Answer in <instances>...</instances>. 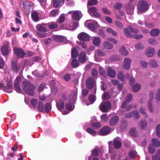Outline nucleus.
I'll return each instance as SVG.
<instances>
[{"mask_svg": "<svg viewBox=\"0 0 160 160\" xmlns=\"http://www.w3.org/2000/svg\"><path fill=\"white\" fill-rule=\"evenodd\" d=\"M111 131V128L108 126H105L102 128L99 131V134L101 135H106L109 134Z\"/></svg>", "mask_w": 160, "mask_h": 160, "instance_id": "obj_10", "label": "nucleus"}, {"mask_svg": "<svg viewBox=\"0 0 160 160\" xmlns=\"http://www.w3.org/2000/svg\"><path fill=\"white\" fill-rule=\"evenodd\" d=\"M136 48L138 50L143 49L144 48V46L141 43H138L135 46Z\"/></svg>", "mask_w": 160, "mask_h": 160, "instance_id": "obj_59", "label": "nucleus"}, {"mask_svg": "<svg viewBox=\"0 0 160 160\" xmlns=\"http://www.w3.org/2000/svg\"><path fill=\"white\" fill-rule=\"evenodd\" d=\"M2 53L3 55H8L11 51V49L9 46V43H5L1 48Z\"/></svg>", "mask_w": 160, "mask_h": 160, "instance_id": "obj_4", "label": "nucleus"}, {"mask_svg": "<svg viewBox=\"0 0 160 160\" xmlns=\"http://www.w3.org/2000/svg\"><path fill=\"white\" fill-rule=\"evenodd\" d=\"M119 119L117 116H115L112 118L109 122V124L111 126L116 125L119 122Z\"/></svg>", "mask_w": 160, "mask_h": 160, "instance_id": "obj_16", "label": "nucleus"}, {"mask_svg": "<svg viewBox=\"0 0 160 160\" xmlns=\"http://www.w3.org/2000/svg\"><path fill=\"white\" fill-rule=\"evenodd\" d=\"M156 134L160 138V125H158L156 127Z\"/></svg>", "mask_w": 160, "mask_h": 160, "instance_id": "obj_64", "label": "nucleus"}, {"mask_svg": "<svg viewBox=\"0 0 160 160\" xmlns=\"http://www.w3.org/2000/svg\"><path fill=\"white\" fill-rule=\"evenodd\" d=\"M94 45L96 46H99L101 43V39L99 37L95 38L93 41Z\"/></svg>", "mask_w": 160, "mask_h": 160, "instance_id": "obj_35", "label": "nucleus"}, {"mask_svg": "<svg viewBox=\"0 0 160 160\" xmlns=\"http://www.w3.org/2000/svg\"><path fill=\"white\" fill-rule=\"evenodd\" d=\"M132 99V94H128L126 98V100L125 101L129 102H131Z\"/></svg>", "mask_w": 160, "mask_h": 160, "instance_id": "obj_53", "label": "nucleus"}, {"mask_svg": "<svg viewBox=\"0 0 160 160\" xmlns=\"http://www.w3.org/2000/svg\"><path fill=\"white\" fill-rule=\"evenodd\" d=\"M36 29L38 31L42 32H45L47 31V29L45 27V25L38 24L36 26Z\"/></svg>", "mask_w": 160, "mask_h": 160, "instance_id": "obj_25", "label": "nucleus"}, {"mask_svg": "<svg viewBox=\"0 0 160 160\" xmlns=\"http://www.w3.org/2000/svg\"><path fill=\"white\" fill-rule=\"evenodd\" d=\"M65 0H54L53 1V6L55 8L59 7L61 3H63Z\"/></svg>", "mask_w": 160, "mask_h": 160, "instance_id": "obj_30", "label": "nucleus"}, {"mask_svg": "<svg viewBox=\"0 0 160 160\" xmlns=\"http://www.w3.org/2000/svg\"><path fill=\"white\" fill-rule=\"evenodd\" d=\"M95 55L100 56H103L105 55V54L103 52L99 50H97L95 51Z\"/></svg>", "mask_w": 160, "mask_h": 160, "instance_id": "obj_50", "label": "nucleus"}, {"mask_svg": "<svg viewBox=\"0 0 160 160\" xmlns=\"http://www.w3.org/2000/svg\"><path fill=\"white\" fill-rule=\"evenodd\" d=\"M44 104L43 103L41 102H39L38 103V109L39 111L41 112H44Z\"/></svg>", "mask_w": 160, "mask_h": 160, "instance_id": "obj_44", "label": "nucleus"}, {"mask_svg": "<svg viewBox=\"0 0 160 160\" xmlns=\"http://www.w3.org/2000/svg\"><path fill=\"white\" fill-rule=\"evenodd\" d=\"M14 51L15 53L19 58H23L25 55V53L22 49L15 48Z\"/></svg>", "mask_w": 160, "mask_h": 160, "instance_id": "obj_8", "label": "nucleus"}, {"mask_svg": "<svg viewBox=\"0 0 160 160\" xmlns=\"http://www.w3.org/2000/svg\"><path fill=\"white\" fill-rule=\"evenodd\" d=\"M130 135L132 137H136L137 135V131L135 128H132L129 131Z\"/></svg>", "mask_w": 160, "mask_h": 160, "instance_id": "obj_38", "label": "nucleus"}, {"mask_svg": "<svg viewBox=\"0 0 160 160\" xmlns=\"http://www.w3.org/2000/svg\"><path fill=\"white\" fill-rule=\"evenodd\" d=\"M152 160H160V149L156 152L155 154L152 157Z\"/></svg>", "mask_w": 160, "mask_h": 160, "instance_id": "obj_31", "label": "nucleus"}, {"mask_svg": "<svg viewBox=\"0 0 160 160\" xmlns=\"http://www.w3.org/2000/svg\"><path fill=\"white\" fill-rule=\"evenodd\" d=\"M148 43L152 45H156L157 44V41L154 38H151L148 40Z\"/></svg>", "mask_w": 160, "mask_h": 160, "instance_id": "obj_40", "label": "nucleus"}, {"mask_svg": "<svg viewBox=\"0 0 160 160\" xmlns=\"http://www.w3.org/2000/svg\"><path fill=\"white\" fill-rule=\"evenodd\" d=\"M22 88L23 91L27 95L30 96L34 95L35 87L29 81L23 82L22 83Z\"/></svg>", "mask_w": 160, "mask_h": 160, "instance_id": "obj_1", "label": "nucleus"}, {"mask_svg": "<svg viewBox=\"0 0 160 160\" xmlns=\"http://www.w3.org/2000/svg\"><path fill=\"white\" fill-rule=\"evenodd\" d=\"M103 152V150L102 148H98L93 149L92 151V155L95 156H97L99 153L102 154Z\"/></svg>", "mask_w": 160, "mask_h": 160, "instance_id": "obj_21", "label": "nucleus"}, {"mask_svg": "<svg viewBox=\"0 0 160 160\" xmlns=\"http://www.w3.org/2000/svg\"><path fill=\"white\" fill-rule=\"evenodd\" d=\"M118 79L122 81H124L125 78V76L122 71H120L118 72Z\"/></svg>", "mask_w": 160, "mask_h": 160, "instance_id": "obj_37", "label": "nucleus"}, {"mask_svg": "<svg viewBox=\"0 0 160 160\" xmlns=\"http://www.w3.org/2000/svg\"><path fill=\"white\" fill-rule=\"evenodd\" d=\"M127 13L128 14H132L134 8V6L132 4H128L125 6Z\"/></svg>", "mask_w": 160, "mask_h": 160, "instance_id": "obj_13", "label": "nucleus"}, {"mask_svg": "<svg viewBox=\"0 0 160 160\" xmlns=\"http://www.w3.org/2000/svg\"><path fill=\"white\" fill-rule=\"evenodd\" d=\"M12 83L11 82H8L7 85V87H4L3 88V91L8 93H11L12 92Z\"/></svg>", "mask_w": 160, "mask_h": 160, "instance_id": "obj_15", "label": "nucleus"}, {"mask_svg": "<svg viewBox=\"0 0 160 160\" xmlns=\"http://www.w3.org/2000/svg\"><path fill=\"white\" fill-rule=\"evenodd\" d=\"M120 52L121 54L124 56H126L128 54V52L126 49L125 47H122L120 49Z\"/></svg>", "mask_w": 160, "mask_h": 160, "instance_id": "obj_39", "label": "nucleus"}, {"mask_svg": "<svg viewBox=\"0 0 160 160\" xmlns=\"http://www.w3.org/2000/svg\"><path fill=\"white\" fill-rule=\"evenodd\" d=\"M78 38L79 39L83 41H87L89 40V36L86 33L82 32L78 34Z\"/></svg>", "mask_w": 160, "mask_h": 160, "instance_id": "obj_9", "label": "nucleus"}, {"mask_svg": "<svg viewBox=\"0 0 160 160\" xmlns=\"http://www.w3.org/2000/svg\"><path fill=\"white\" fill-rule=\"evenodd\" d=\"M155 99L157 101H160V88H159L155 96Z\"/></svg>", "mask_w": 160, "mask_h": 160, "instance_id": "obj_56", "label": "nucleus"}, {"mask_svg": "<svg viewBox=\"0 0 160 160\" xmlns=\"http://www.w3.org/2000/svg\"><path fill=\"white\" fill-rule=\"evenodd\" d=\"M138 125L139 129L142 131L146 128L147 126V122L145 120H141L138 122Z\"/></svg>", "mask_w": 160, "mask_h": 160, "instance_id": "obj_11", "label": "nucleus"}, {"mask_svg": "<svg viewBox=\"0 0 160 160\" xmlns=\"http://www.w3.org/2000/svg\"><path fill=\"white\" fill-rule=\"evenodd\" d=\"M51 109V107L50 104L47 103L45 105V109L46 112H49Z\"/></svg>", "mask_w": 160, "mask_h": 160, "instance_id": "obj_51", "label": "nucleus"}, {"mask_svg": "<svg viewBox=\"0 0 160 160\" xmlns=\"http://www.w3.org/2000/svg\"><path fill=\"white\" fill-rule=\"evenodd\" d=\"M71 54L73 58H76L78 56V52L76 49L74 48L72 49Z\"/></svg>", "mask_w": 160, "mask_h": 160, "instance_id": "obj_45", "label": "nucleus"}, {"mask_svg": "<svg viewBox=\"0 0 160 160\" xmlns=\"http://www.w3.org/2000/svg\"><path fill=\"white\" fill-rule=\"evenodd\" d=\"M31 16L32 20L35 22H37L39 20L38 14L36 11L33 12L31 14Z\"/></svg>", "mask_w": 160, "mask_h": 160, "instance_id": "obj_27", "label": "nucleus"}, {"mask_svg": "<svg viewBox=\"0 0 160 160\" xmlns=\"http://www.w3.org/2000/svg\"><path fill=\"white\" fill-rule=\"evenodd\" d=\"M122 5L120 3H117L115 4L114 8L117 9H119L122 7Z\"/></svg>", "mask_w": 160, "mask_h": 160, "instance_id": "obj_62", "label": "nucleus"}, {"mask_svg": "<svg viewBox=\"0 0 160 160\" xmlns=\"http://www.w3.org/2000/svg\"><path fill=\"white\" fill-rule=\"evenodd\" d=\"M138 13H142L148 10V5L147 2L143 0L140 1L138 4Z\"/></svg>", "mask_w": 160, "mask_h": 160, "instance_id": "obj_2", "label": "nucleus"}, {"mask_svg": "<svg viewBox=\"0 0 160 160\" xmlns=\"http://www.w3.org/2000/svg\"><path fill=\"white\" fill-rule=\"evenodd\" d=\"M86 54L84 52H80L79 55L78 59L79 62L82 63H84L86 60Z\"/></svg>", "mask_w": 160, "mask_h": 160, "instance_id": "obj_14", "label": "nucleus"}, {"mask_svg": "<svg viewBox=\"0 0 160 160\" xmlns=\"http://www.w3.org/2000/svg\"><path fill=\"white\" fill-rule=\"evenodd\" d=\"M151 142V144L154 147L158 148L160 147V141L157 139H152Z\"/></svg>", "mask_w": 160, "mask_h": 160, "instance_id": "obj_22", "label": "nucleus"}, {"mask_svg": "<svg viewBox=\"0 0 160 160\" xmlns=\"http://www.w3.org/2000/svg\"><path fill=\"white\" fill-rule=\"evenodd\" d=\"M107 74L108 76L112 78H114L116 75L115 71L110 68H108Z\"/></svg>", "mask_w": 160, "mask_h": 160, "instance_id": "obj_24", "label": "nucleus"}, {"mask_svg": "<svg viewBox=\"0 0 160 160\" xmlns=\"http://www.w3.org/2000/svg\"><path fill=\"white\" fill-rule=\"evenodd\" d=\"M71 65L74 68H76L79 65L78 61L76 59H73L71 62Z\"/></svg>", "mask_w": 160, "mask_h": 160, "instance_id": "obj_42", "label": "nucleus"}, {"mask_svg": "<svg viewBox=\"0 0 160 160\" xmlns=\"http://www.w3.org/2000/svg\"><path fill=\"white\" fill-rule=\"evenodd\" d=\"M80 12L79 11L74 12L72 16V19L74 20H78L80 19Z\"/></svg>", "mask_w": 160, "mask_h": 160, "instance_id": "obj_26", "label": "nucleus"}, {"mask_svg": "<svg viewBox=\"0 0 160 160\" xmlns=\"http://www.w3.org/2000/svg\"><path fill=\"white\" fill-rule=\"evenodd\" d=\"M97 8L94 7H92L89 8L88 10L89 13L95 17L97 18H99L100 17V14L97 12Z\"/></svg>", "mask_w": 160, "mask_h": 160, "instance_id": "obj_7", "label": "nucleus"}, {"mask_svg": "<svg viewBox=\"0 0 160 160\" xmlns=\"http://www.w3.org/2000/svg\"><path fill=\"white\" fill-rule=\"evenodd\" d=\"M91 126L95 129H98L101 126V124L99 122H95L91 124Z\"/></svg>", "mask_w": 160, "mask_h": 160, "instance_id": "obj_41", "label": "nucleus"}, {"mask_svg": "<svg viewBox=\"0 0 160 160\" xmlns=\"http://www.w3.org/2000/svg\"><path fill=\"white\" fill-rule=\"evenodd\" d=\"M153 93L152 92H151L150 94V100L148 102V108L150 111L151 112H152L153 111L152 103V102L153 100Z\"/></svg>", "mask_w": 160, "mask_h": 160, "instance_id": "obj_12", "label": "nucleus"}, {"mask_svg": "<svg viewBox=\"0 0 160 160\" xmlns=\"http://www.w3.org/2000/svg\"><path fill=\"white\" fill-rule=\"evenodd\" d=\"M128 29L132 32L134 33H137L138 32V29L133 28L131 26L128 27Z\"/></svg>", "mask_w": 160, "mask_h": 160, "instance_id": "obj_54", "label": "nucleus"}, {"mask_svg": "<svg viewBox=\"0 0 160 160\" xmlns=\"http://www.w3.org/2000/svg\"><path fill=\"white\" fill-rule=\"evenodd\" d=\"M86 86L89 89H92L95 84V82L94 78L91 77H89L86 80Z\"/></svg>", "mask_w": 160, "mask_h": 160, "instance_id": "obj_5", "label": "nucleus"}, {"mask_svg": "<svg viewBox=\"0 0 160 160\" xmlns=\"http://www.w3.org/2000/svg\"><path fill=\"white\" fill-rule=\"evenodd\" d=\"M127 124L126 121H122L120 124V128L122 130L125 129L127 127Z\"/></svg>", "mask_w": 160, "mask_h": 160, "instance_id": "obj_43", "label": "nucleus"}, {"mask_svg": "<svg viewBox=\"0 0 160 160\" xmlns=\"http://www.w3.org/2000/svg\"><path fill=\"white\" fill-rule=\"evenodd\" d=\"M133 116L135 120H137L139 119L140 118V116L139 115V112L136 111H133Z\"/></svg>", "mask_w": 160, "mask_h": 160, "instance_id": "obj_60", "label": "nucleus"}, {"mask_svg": "<svg viewBox=\"0 0 160 160\" xmlns=\"http://www.w3.org/2000/svg\"><path fill=\"white\" fill-rule=\"evenodd\" d=\"M103 48L107 49H112L113 48V45L109 42L106 41L103 43Z\"/></svg>", "mask_w": 160, "mask_h": 160, "instance_id": "obj_28", "label": "nucleus"}, {"mask_svg": "<svg viewBox=\"0 0 160 160\" xmlns=\"http://www.w3.org/2000/svg\"><path fill=\"white\" fill-rule=\"evenodd\" d=\"M131 62V60L130 59L128 58H125L124 60V68L126 70L129 69L130 68Z\"/></svg>", "mask_w": 160, "mask_h": 160, "instance_id": "obj_17", "label": "nucleus"}, {"mask_svg": "<svg viewBox=\"0 0 160 160\" xmlns=\"http://www.w3.org/2000/svg\"><path fill=\"white\" fill-rule=\"evenodd\" d=\"M49 27L51 29L56 28L58 27V25L54 22H51L49 24Z\"/></svg>", "mask_w": 160, "mask_h": 160, "instance_id": "obj_55", "label": "nucleus"}, {"mask_svg": "<svg viewBox=\"0 0 160 160\" xmlns=\"http://www.w3.org/2000/svg\"><path fill=\"white\" fill-rule=\"evenodd\" d=\"M65 19V17L63 15H61L59 18L57 22H58L59 23L63 22Z\"/></svg>", "mask_w": 160, "mask_h": 160, "instance_id": "obj_63", "label": "nucleus"}, {"mask_svg": "<svg viewBox=\"0 0 160 160\" xmlns=\"http://www.w3.org/2000/svg\"><path fill=\"white\" fill-rule=\"evenodd\" d=\"M156 52L155 48L149 47L147 48L145 51V54L148 58H150L155 54Z\"/></svg>", "mask_w": 160, "mask_h": 160, "instance_id": "obj_6", "label": "nucleus"}, {"mask_svg": "<svg viewBox=\"0 0 160 160\" xmlns=\"http://www.w3.org/2000/svg\"><path fill=\"white\" fill-rule=\"evenodd\" d=\"M160 32V31L159 29L157 28L153 29L150 32V34L152 37H157L159 36Z\"/></svg>", "mask_w": 160, "mask_h": 160, "instance_id": "obj_23", "label": "nucleus"}, {"mask_svg": "<svg viewBox=\"0 0 160 160\" xmlns=\"http://www.w3.org/2000/svg\"><path fill=\"white\" fill-rule=\"evenodd\" d=\"M136 152L134 150H131L129 152V154L131 158H134L135 157Z\"/></svg>", "mask_w": 160, "mask_h": 160, "instance_id": "obj_58", "label": "nucleus"}, {"mask_svg": "<svg viewBox=\"0 0 160 160\" xmlns=\"http://www.w3.org/2000/svg\"><path fill=\"white\" fill-rule=\"evenodd\" d=\"M110 98V95L107 92H104L102 96V98L103 100H108Z\"/></svg>", "mask_w": 160, "mask_h": 160, "instance_id": "obj_49", "label": "nucleus"}, {"mask_svg": "<svg viewBox=\"0 0 160 160\" xmlns=\"http://www.w3.org/2000/svg\"><path fill=\"white\" fill-rule=\"evenodd\" d=\"M19 84L17 83V82H14V87L16 91L19 93L21 91V90L19 86Z\"/></svg>", "mask_w": 160, "mask_h": 160, "instance_id": "obj_46", "label": "nucleus"}, {"mask_svg": "<svg viewBox=\"0 0 160 160\" xmlns=\"http://www.w3.org/2000/svg\"><path fill=\"white\" fill-rule=\"evenodd\" d=\"M98 24L96 21H93L92 22L88 23V28L92 30H94L98 27Z\"/></svg>", "mask_w": 160, "mask_h": 160, "instance_id": "obj_20", "label": "nucleus"}, {"mask_svg": "<svg viewBox=\"0 0 160 160\" xmlns=\"http://www.w3.org/2000/svg\"><path fill=\"white\" fill-rule=\"evenodd\" d=\"M148 63L149 65L152 68H157L158 67V65L157 62L153 59H150Z\"/></svg>", "mask_w": 160, "mask_h": 160, "instance_id": "obj_29", "label": "nucleus"}, {"mask_svg": "<svg viewBox=\"0 0 160 160\" xmlns=\"http://www.w3.org/2000/svg\"><path fill=\"white\" fill-rule=\"evenodd\" d=\"M56 106L58 109L61 111L64 108V103L62 100L60 99L56 102Z\"/></svg>", "mask_w": 160, "mask_h": 160, "instance_id": "obj_18", "label": "nucleus"}, {"mask_svg": "<svg viewBox=\"0 0 160 160\" xmlns=\"http://www.w3.org/2000/svg\"><path fill=\"white\" fill-rule=\"evenodd\" d=\"M86 131L92 136H95L96 135V132L91 128H88L86 130Z\"/></svg>", "mask_w": 160, "mask_h": 160, "instance_id": "obj_36", "label": "nucleus"}, {"mask_svg": "<svg viewBox=\"0 0 160 160\" xmlns=\"http://www.w3.org/2000/svg\"><path fill=\"white\" fill-rule=\"evenodd\" d=\"M139 111L141 113L144 115V118H148V116L146 112V108L144 106H141L140 107Z\"/></svg>", "mask_w": 160, "mask_h": 160, "instance_id": "obj_32", "label": "nucleus"}, {"mask_svg": "<svg viewBox=\"0 0 160 160\" xmlns=\"http://www.w3.org/2000/svg\"><path fill=\"white\" fill-rule=\"evenodd\" d=\"M140 85L138 83H136L133 85L132 88V90L135 92H137L140 89Z\"/></svg>", "mask_w": 160, "mask_h": 160, "instance_id": "obj_34", "label": "nucleus"}, {"mask_svg": "<svg viewBox=\"0 0 160 160\" xmlns=\"http://www.w3.org/2000/svg\"><path fill=\"white\" fill-rule=\"evenodd\" d=\"M97 3V0H89L88 2V4L90 6L96 5Z\"/></svg>", "mask_w": 160, "mask_h": 160, "instance_id": "obj_57", "label": "nucleus"}, {"mask_svg": "<svg viewBox=\"0 0 160 160\" xmlns=\"http://www.w3.org/2000/svg\"><path fill=\"white\" fill-rule=\"evenodd\" d=\"M124 33L127 37H132V33L129 31L127 28L124 29Z\"/></svg>", "mask_w": 160, "mask_h": 160, "instance_id": "obj_47", "label": "nucleus"}, {"mask_svg": "<svg viewBox=\"0 0 160 160\" xmlns=\"http://www.w3.org/2000/svg\"><path fill=\"white\" fill-rule=\"evenodd\" d=\"M99 73L101 75L105 76L106 75V72L102 68H100L99 69Z\"/></svg>", "mask_w": 160, "mask_h": 160, "instance_id": "obj_61", "label": "nucleus"}, {"mask_svg": "<svg viewBox=\"0 0 160 160\" xmlns=\"http://www.w3.org/2000/svg\"><path fill=\"white\" fill-rule=\"evenodd\" d=\"M113 144L114 148L116 149H118L121 146V142L118 140L114 139L113 141Z\"/></svg>", "mask_w": 160, "mask_h": 160, "instance_id": "obj_33", "label": "nucleus"}, {"mask_svg": "<svg viewBox=\"0 0 160 160\" xmlns=\"http://www.w3.org/2000/svg\"><path fill=\"white\" fill-rule=\"evenodd\" d=\"M111 104L109 101L102 102L99 105L100 109L104 112H108L111 108Z\"/></svg>", "mask_w": 160, "mask_h": 160, "instance_id": "obj_3", "label": "nucleus"}, {"mask_svg": "<svg viewBox=\"0 0 160 160\" xmlns=\"http://www.w3.org/2000/svg\"><path fill=\"white\" fill-rule=\"evenodd\" d=\"M21 67L19 65L17 64L15 62H13L12 64V70L16 72H19Z\"/></svg>", "mask_w": 160, "mask_h": 160, "instance_id": "obj_19", "label": "nucleus"}, {"mask_svg": "<svg viewBox=\"0 0 160 160\" xmlns=\"http://www.w3.org/2000/svg\"><path fill=\"white\" fill-rule=\"evenodd\" d=\"M106 31L109 33L111 34L112 35L116 36L117 35V33L112 28H108L106 29Z\"/></svg>", "mask_w": 160, "mask_h": 160, "instance_id": "obj_48", "label": "nucleus"}, {"mask_svg": "<svg viewBox=\"0 0 160 160\" xmlns=\"http://www.w3.org/2000/svg\"><path fill=\"white\" fill-rule=\"evenodd\" d=\"M153 147V146L151 144L149 145L148 148V149L149 152L151 154L154 153L156 151V149Z\"/></svg>", "mask_w": 160, "mask_h": 160, "instance_id": "obj_52", "label": "nucleus"}]
</instances>
